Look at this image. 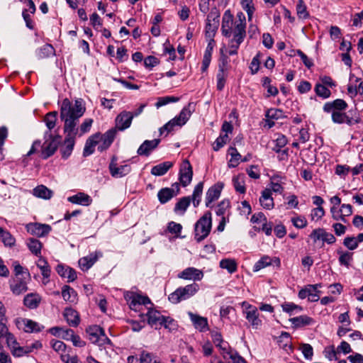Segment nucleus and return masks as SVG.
Returning <instances> with one entry per match:
<instances>
[{"instance_id":"c03bdc74","label":"nucleus","mask_w":363,"mask_h":363,"mask_svg":"<svg viewBox=\"0 0 363 363\" xmlns=\"http://www.w3.org/2000/svg\"><path fill=\"white\" fill-rule=\"evenodd\" d=\"M0 240L6 246H12L15 244V238L11 233L0 228Z\"/></svg>"},{"instance_id":"1a4fd4ad","label":"nucleus","mask_w":363,"mask_h":363,"mask_svg":"<svg viewBox=\"0 0 363 363\" xmlns=\"http://www.w3.org/2000/svg\"><path fill=\"white\" fill-rule=\"evenodd\" d=\"M117 133L116 128H111L106 131L104 134L101 135L99 133V137L97 138L98 140V150L103 152L107 150L114 140Z\"/></svg>"},{"instance_id":"0eeeda50","label":"nucleus","mask_w":363,"mask_h":363,"mask_svg":"<svg viewBox=\"0 0 363 363\" xmlns=\"http://www.w3.org/2000/svg\"><path fill=\"white\" fill-rule=\"evenodd\" d=\"M89 340L101 347L111 343V340L105 335L104 330L98 325H91L86 330Z\"/></svg>"},{"instance_id":"603ef678","label":"nucleus","mask_w":363,"mask_h":363,"mask_svg":"<svg viewBox=\"0 0 363 363\" xmlns=\"http://www.w3.org/2000/svg\"><path fill=\"white\" fill-rule=\"evenodd\" d=\"M296 13L299 18L306 19L309 16L307 7L303 0H298L296 4Z\"/></svg>"},{"instance_id":"bb28decb","label":"nucleus","mask_w":363,"mask_h":363,"mask_svg":"<svg viewBox=\"0 0 363 363\" xmlns=\"http://www.w3.org/2000/svg\"><path fill=\"white\" fill-rule=\"evenodd\" d=\"M41 302V296L37 293L28 294L23 299L24 305L30 309H35Z\"/></svg>"},{"instance_id":"37998d69","label":"nucleus","mask_w":363,"mask_h":363,"mask_svg":"<svg viewBox=\"0 0 363 363\" xmlns=\"http://www.w3.org/2000/svg\"><path fill=\"white\" fill-rule=\"evenodd\" d=\"M57 113L56 111L49 112L45 115L44 121L49 130L48 132L50 133V130L55 128L57 122Z\"/></svg>"},{"instance_id":"4d7b16f0","label":"nucleus","mask_w":363,"mask_h":363,"mask_svg":"<svg viewBox=\"0 0 363 363\" xmlns=\"http://www.w3.org/2000/svg\"><path fill=\"white\" fill-rule=\"evenodd\" d=\"M92 123H93V120L91 118H86L79 127L77 126V128H78L77 135L79 137H81L84 134L88 133L91 129Z\"/></svg>"},{"instance_id":"dca6fc26","label":"nucleus","mask_w":363,"mask_h":363,"mask_svg":"<svg viewBox=\"0 0 363 363\" xmlns=\"http://www.w3.org/2000/svg\"><path fill=\"white\" fill-rule=\"evenodd\" d=\"M42 347V344L36 341L33 343H32L30 345H26V346H20L19 343L16 345L12 350H11V352L12 354L14 357H23L25 354H29L33 351L34 349H38Z\"/></svg>"},{"instance_id":"58836bf2","label":"nucleus","mask_w":363,"mask_h":363,"mask_svg":"<svg viewBox=\"0 0 363 363\" xmlns=\"http://www.w3.org/2000/svg\"><path fill=\"white\" fill-rule=\"evenodd\" d=\"M174 196H175L174 192L169 188H163L157 194L158 199L161 203L168 202Z\"/></svg>"},{"instance_id":"09e8293b","label":"nucleus","mask_w":363,"mask_h":363,"mask_svg":"<svg viewBox=\"0 0 363 363\" xmlns=\"http://www.w3.org/2000/svg\"><path fill=\"white\" fill-rule=\"evenodd\" d=\"M220 267L223 269H227L230 274L237 270V264L234 259H223L220 262Z\"/></svg>"},{"instance_id":"ea45409f","label":"nucleus","mask_w":363,"mask_h":363,"mask_svg":"<svg viewBox=\"0 0 363 363\" xmlns=\"http://www.w3.org/2000/svg\"><path fill=\"white\" fill-rule=\"evenodd\" d=\"M203 188V183L199 182L197 184V185L195 186L192 196L191 197V201L192 200L193 205L194 207H197L201 201V197L202 195Z\"/></svg>"},{"instance_id":"0e129e2a","label":"nucleus","mask_w":363,"mask_h":363,"mask_svg":"<svg viewBox=\"0 0 363 363\" xmlns=\"http://www.w3.org/2000/svg\"><path fill=\"white\" fill-rule=\"evenodd\" d=\"M339 262L341 265L349 267L350 262L352 260V254L349 252H339Z\"/></svg>"},{"instance_id":"a878e982","label":"nucleus","mask_w":363,"mask_h":363,"mask_svg":"<svg viewBox=\"0 0 363 363\" xmlns=\"http://www.w3.org/2000/svg\"><path fill=\"white\" fill-rule=\"evenodd\" d=\"M67 201L72 203L87 206L91 204L92 199L88 194L79 192L68 197Z\"/></svg>"},{"instance_id":"79ce46f5","label":"nucleus","mask_w":363,"mask_h":363,"mask_svg":"<svg viewBox=\"0 0 363 363\" xmlns=\"http://www.w3.org/2000/svg\"><path fill=\"white\" fill-rule=\"evenodd\" d=\"M37 267L40 269L43 278L48 279L50 276L51 270L47 261L41 256L38 260Z\"/></svg>"},{"instance_id":"e433bc0d","label":"nucleus","mask_w":363,"mask_h":363,"mask_svg":"<svg viewBox=\"0 0 363 363\" xmlns=\"http://www.w3.org/2000/svg\"><path fill=\"white\" fill-rule=\"evenodd\" d=\"M245 174H240L233 178V186L236 191L244 194L246 191L245 186Z\"/></svg>"},{"instance_id":"7c9ffc66","label":"nucleus","mask_w":363,"mask_h":363,"mask_svg":"<svg viewBox=\"0 0 363 363\" xmlns=\"http://www.w3.org/2000/svg\"><path fill=\"white\" fill-rule=\"evenodd\" d=\"M173 162L169 161H166L162 163H160L151 169V174L152 175L160 177L165 174L169 169L173 167Z\"/></svg>"},{"instance_id":"6e6d98bb","label":"nucleus","mask_w":363,"mask_h":363,"mask_svg":"<svg viewBox=\"0 0 363 363\" xmlns=\"http://www.w3.org/2000/svg\"><path fill=\"white\" fill-rule=\"evenodd\" d=\"M272 263L271 258L268 256L262 257L259 260H258L254 265L253 271L258 272L260 269L269 266Z\"/></svg>"},{"instance_id":"cd10ccee","label":"nucleus","mask_w":363,"mask_h":363,"mask_svg":"<svg viewBox=\"0 0 363 363\" xmlns=\"http://www.w3.org/2000/svg\"><path fill=\"white\" fill-rule=\"evenodd\" d=\"M215 45V40H209L206 48L202 61L201 71L206 72L211 60L212 52Z\"/></svg>"},{"instance_id":"412c9836","label":"nucleus","mask_w":363,"mask_h":363,"mask_svg":"<svg viewBox=\"0 0 363 363\" xmlns=\"http://www.w3.org/2000/svg\"><path fill=\"white\" fill-rule=\"evenodd\" d=\"M188 315L190 318L194 328L200 332H204L208 330V320L206 318L200 316L192 312H188Z\"/></svg>"},{"instance_id":"f8f14e48","label":"nucleus","mask_w":363,"mask_h":363,"mask_svg":"<svg viewBox=\"0 0 363 363\" xmlns=\"http://www.w3.org/2000/svg\"><path fill=\"white\" fill-rule=\"evenodd\" d=\"M193 177V170L191 164L188 160H184L179 170V181L183 186H188Z\"/></svg>"},{"instance_id":"de8ad7c7","label":"nucleus","mask_w":363,"mask_h":363,"mask_svg":"<svg viewBox=\"0 0 363 363\" xmlns=\"http://www.w3.org/2000/svg\"><path fill=\"white\" fill-rule=\"evenodd\" d=\"M228 152L231 156L229 161L228 166L230 167H235L239 164V161L241 160V155L238 152L235 147H230L228 150Z\"/></svg>"},{"instance_id":"6ab92c4d","label":"nucleus","mask_w":363,"mask_h":363,"mask_svg":"<svg viewBox=\"0 0 363 363\" xmlns=\"http://www.w3.org/2000/svg\"><path fill=\"white\" fill-rule=\"evenodd\" d=\"M203 277V272L194 267H188L178 274L180 279L193 281H200Z\"/></svg>"},{"instance_id":"c85d7f7f","label":"nucleus","mask_w":363,"mask_h":363,"mask_svg":"<svg viewBox=\"0 0 363 363\" xmlns=\"http://www.w3.org/2000/svg\"><path fill=\"white\" fill-rule=\"evenodd\" d=\"M99 137V133L91 135L86 141L83 151V155L87 157L94 152V147L98 144L97 138Z\"/></svg>"},{"instance_id":"69168bd1","label":"nucleus","mask_w":363,"mask_h":363,"mask_svg":"<svg viewBox=\"0 0 363 363\" xmlns=\"http://www.w3.org/2000/svg\"><path fill=\"white\" fill-rule=\"evenodd\" d=\"M229 208L230 201L228 200H223L218 205L216 213L218 216L225 217L224 215Z\"/></svg>"},{"instance_id":"7ed1b4c3","label":"nucleus","mask_w":363,"mask_h":363,"mask_svg":"<svg viewBox=\"0 0 363 363\" xmlns=\"http://www.w3.org/2000/svg\"><path fill=\"white\" fill-rule=\"evenodd\" d=\"M45 141L41 144V141L36 140L33 142L30 150L28 152L27 155L30 156L40 150L41 157L47 159L52 156L57 149L61 142L60 135H52L50 132H45L44 135Z\"/></svg>"},{"instance_id":"680f3d73","label":"nucleus","mask_w":363,"mask_h":363,"mask_svg":"<svg viewBox=\"0 0 363 363\" xmlns=\"http://www.w3.org/2000/svg\"><path fill=\"white\" fill-rule=\"evenodd\" d=\"M179 101V98L174 96H165L160 97L157 99V101L155 104V106L159 108L163 106H165L169 103H174Z\"/></svg>"},{"instance_id":"2f4dec72","label":"nucleus","mask_w":363,"mask_h":363,"mask_svg":"<svg viewBox=\"0 0 363 363\" xmlns=\"http://www.w3.org/2000/svg\"><path fill=\"white\" fill-rule=\"evenodd\" d=\"M56 270L60 276L67 278L69 281H73L77 277L75 270L69 267L59 264Z\"/></svg>"},{"instance_id":"aec40b11","label":"nucleus","mask_w":363,"mask_h":363,"mask_svg":"<svg viewBox=\"0 0 363 363\" xmlns=\"http://www.w3.org/2000/svg\"><path fill=\"white\" fill-rule=\"evenodd\" d=\"M10 289L14 295H20L28 290L27 282L23 278L15 277L10 281Z\"/></svg>"},{"instance_id":"20e7f679","label":"nucleus","mask_w":363,"mask_h":363,"mask_svg":"<svg viewBox=\"0 0 363 363\" xmlns=\"http://www.w3.org/2000/svg\"><path fill=\"white\" fill-rule=\"evenodd\" d=\"M199 290V284L193 283L177 289L169 295V301L174 304L187 300L194 296Z\"/></svg>"},{"instance_id":"8fccbe9b","label":"nucleus","mask_w":363,"mask_h":363,"mask_svg":"<svg viewBox=\"0 0 363 363\" xmlns=\"http://www.w3.org/2000/svg\"><path fill=\"white\" fill-rule=\"evenodd\" d=\"M24 324V330L26 333L39 332L41 330V327L35 321L29 319H24L23 320Z\"/></svg>"},{"instance_id":"f257e3e1","label":"nucleus","mask_w":363,"mask_h":363,"mask_svg":"<svg viewBox=\"0 0 363 363\" xmlns=\"http://www.w3.org/2000/svg\"><path fill=\"white\" fill-rule=\"evenodd\" d=\"M85 110L82 99L75 100L74 104L68 99H65L62 102L60 118L64 122L63 128L66 136L60 148V152L65 159L69 157L72 152L75 138L78 134L77 124Z\"/></svg>"},{"instance_id":"f03ea898","label":"nucleus","mask_w":363,"mask_h":363,"mask_svg":"<svg viewBox=\"0 0 363 363\" xmlns=\"http://www.w3.org/2000/svg\"><path fill=\"white\" fill-rule=\"evenodd\" d=\"M246 18L243 13L239 12L236 18L230 10H226L223 15L221 33L228 38V54L234 55L238 53L240 45L246 37Z\"/></svg>"},{"instance_id":"393cba45","label":"nucleus","mask_w":363,"mask_h":363,"mask_svg":"<svg viewBox=\"0 0 363 363\" xmlns=\"http://www.w3.org/2000/svg\"><path fill=\"white\" fill-rule=\"evenodd\" d=\"M259 203L267 210H271L274 206V199L272 196L271 189H265L261 193Z\"/></svg>"},{"instance_id":"a211bd4d","label":"nucleus","mask_w":363,"mask_h":363,"mask_svg":"<svg viewBox=\"0 0 363 363\" xmlns=\"http://www.w3.org/2000/svg\"><path fill=\"white\" fill-rule=\"evenodd\" d=\"M151 303L150 299L147 296L133 294L129 298V306L131 310L135 311H140L142 306H146Z\"/></svg>"},{"instance_id":"4468645a","label":"nucleus","mask_w":363,"mask_h":363,"mask_svg":"<svg viewBox=\"0 0 363 363\" xmlns=\"http://www.w3.org/2000/svg\"><path fill=\"white\" fill-rule=\"evenodd\" d=\"M103 255L101 251H95L87 256L83 257L79 259V267L83 271L89 269L94 263Z\"/></svg>"},{"instance_id":"4be33fe9","label":"nucleus","mask_w":363,"mask_h":363,"mask_svg":"<svg viewBox=\"0 0 363 363\" xmlns=\"http://www.w3.org/2000/svg\"><path fill=\"white\" fill-rule=\"evenodd\" d=\"M347 108V104L340 99H335L333 101L327 102L323 106V111L326 113L333 111H345Z\"/></svg>"},{"instance_id":"e2e57ef3","label":"nucleus","mask_w":363,"mask_h":363,"mask_svg":"<svg viewBox=\"0 0 363 363\" xmlns=\"http://www.w3.org/2000/svg\"><path fill=\"white\" fill-rule=\"evenodd\" d=\"M291 221L294 227L298 229L305 228L307 225V220L301 216H296L291 218Z\"/></svg>"},{"instance_id":"bf43d9fd","label":"nucleus","mask_w":363,"mask_h":363,"mask_svg":"<svg viewBox=\"0 0 363 363\" xmlns=\"http://www.w3.org/2000/svg\"><path fill=\"white\" fill-rule=\"evenodd\" d=\"M160 325L164 326L166 329L169 331L176 330L177 328V324L174 320L169 316H164V319L161 322Z\"/></svg>"},{"instance_id":"2eb2a0df","label":"nucleus","mask_w":363,"mask_h":363,"mask_svg":"<svg viewBox=\"0 0 363 363\" xmlns=\"http://www.w3.org/2000/svg\"><path fill=\"white\" fill-rule=\"evenodd\" d=\"M109 170L112 177L118 178L127 175L130 172L131 167L129 164L118 167L116 159L113 157L109 164Z\"/></svg>"},{"instance_id":"a19ab883","label":"nucleus","mask_w":363,"mask_h":363,"mask_svg":"<svg viewBox=\"0 0 363 363\" xmlns=\"http://www.w3.org/2000/svg\"><path fill=\"white\" fill-rule=\"evenodd\" d=\"M140 363H161L157 357L151 352L143 350L140 354Z\"/></svg>"},{"instance_id":"9d476101","label":"nucleus","mask_w":363,"mask_h":363,"mask_svg":"<svg viewBox=\"0 0 363 363\" xmlns=\"http://www.w3.org/2000/svg\"><path fill=\"white\" fill-rule=\"evenodd\" d=\"M27 231L37 237H44L50 233L52 228L48 224H43L40 223H30L26 225Z\"/></svg>"},{"instance_id":"13d9d810","label":"nucleus","mask_w":363,"mask_h":363,"mask_svg":"<svg viewBox=\"0 0 363 363\" xmlns=\"http://www.w3.org/2000/svg\"><path fill=\"white\" fill-rule=\"evenodd\" d=\"M227 75H228V73L226 71H223V69L218 70L217 75H216V79H217L216 86H217L218 90L221 91L224 88Z\"/></svg>"},{"instance_id":"a18cd8bd","label":"nucleus","mask_w":363,"mask_h":363,"mask_svg":"<svg viewBox=\"0 0 363 363\" xmlns=\"http://www.w3.org/2000/svg\"><path fill=\"white\" fill-rule=\"evenodd\" d=\"M191 203V197L185 196L182 198L175 205L174 211L176 213L181 211L182 213H184L187 208L189 206Z\"/></svg>"},{"instance_id":"ddd939ff","label":"nucleus","mask_w":363,"mask_h":363,"mask_svg":"<svg viewBox=\"0 0 363 363\" xmlns=\"http://www.w3.org/2000/svg\"><path fill=\"white\" fill-rule=\"evenodd\" d=\"M223 186V183L218 182L208 189L206 196V206L207 207L211 208L212 203L219 199Z\"/></svg>"},{"instance_id":"864d4df0","label":"nucleus","mask_w":363,"mask_h":363,"mask_svg":"<svg viewBox=\"0 0 363 363\" xmlns=\"http://www.w3.org/2000/svg\"><path fill=\"white\" fill-rule=\"evenodd\" d=\"M219 350L224 359H230V356H234V353L237 352L230 346L229 343H223V345L219 347Z\"/></svg>"},{"instance_id":"f704fd0d","label":"nucleus","mask_w":363,"mask_h":363,"mask_svg":"<svg viewBox=\"0 0 363 363\" xmlns=\"http://www.w3.org/2000/svg\"><path fill=\"white\" fill-rule=\"evenodd\" d=\"M289 321L292 323L293 326L296 328L309 325L313 323V318L307 315L291 318L289 319Z\"/></svg>"},{"instance_id":"f3484780","label":"nucleus","mask_w":363,"mask_h":363,"mask_svg":"<svg viewBox=\"0 0 363 363\" xmlns=\"http://www.w3.org/2000/svg\"><path fill=\"white\" fill-rule=\"evenodd\" d=\"M133 115L130 114V111H122L116 118V126L119 130H124L128 128L132 123Z\"/></svg>"},{"instance_id":"473e14b6","label":"nucleus","mask_w":363,"mask_h":363,"mask_svg":"<svg viewBox=\"0 0 363 363\" xmlns=\"http://www.w3.org/2000/svg\"><path fill=\"white\" fill-rule=\"evenodd\" d=\"M64 316L69 325L77 326L79 323V317L78 313L72 308H67L64 312Z\"/></svg>"},{"instance_id":"72a5a7b5","label":"nucleus","mask_w":363,"mask_h":363,"mask_svg":"<svg viewBox=\"0 0 363 363\" xmlns=\"http://www.w3.org/2000/svg\"><path fill=\"white\" fill-rule=\"evenodd\" d=\"M33 195L38 198L50 199L52 191L44 185H39L33 189Z\"/></svg>"},{"instance_id":"3c124183","label":"nucleus","mask_w":363,"mask_h":363,"mask_svg":"<svg viewBox=\"0 0 363 363\" xmlns=\"http://www.w3.org/2000/svg\"><path fill=\"white\" fill-rule=\"evenodd\" d=\"M219 24L216 23H206V37L208 40H214L213 38L218 28Z\"/></svg>"},{"instance_id":"6e6552de","label":"nucleus","mask_w":363,"mask_h":363,"mask_svg":"<svg viewBox=\"0 0 363 363\" xmlns=\"http://www.w3.org/2000/svg\"><path fill=\"white\" fill-rule=\"evenodd\" d=\"M243 313L245 318L250 323L253 328L257 329L262 325V320L259 317L257 307L248 303L246 301L242 303Z\"/></svg>"},{"instance_id":"774afa93","label":"nucleus","mask_w":363,"mask_h":363,"mask_svg":"<svg viewBox=\"0 0 363 363\" xmlns=\"http://www.w3.org/2000/svg\"><path fill=\"white\" fill-rule=\"evenodd\" d=\"M332 113V121L335 123H344L347 118V114L342 111H333Z\"/></svg>"},{"instance_id":"338daca9","label":"nucleus","mask_w":363,"mask_h":363,"mask_svg":"<svg viewBox=\"0 0 363 363\" xmlns=\"http://www.w3.org/2000/svg\"><path fill=\"white\" fill-rule=\"evenodd\" d=\"M211 336L212 338L213 342L215 344L216 347L218 348L222 347L223 343H228V342L224 341L220 333L217 331H212L211 333Z\"/></svg>"},{"instance_id":"5701e85b","label":"nucleus","mask_w":363,"mask_h":363,"mask_svg":"<svg viewBox=\"0 0 363 363\" xmlns=\"http://www.w3.org/2000/svg\"><path fill=\"white\" fill-rule=\"evenodd\" d=\"M266 125L271 128L274 125V120H279L285 117L284 112L281 109L270 108L265 114Z\"/></svg>"},{"instance_id":"423d86ee","label":"nucleus","mask_w":363,"mask_h":363,"mask_svg":"<svg viewBox=\"0 0 363 363\" xmlns=\"http://www.w3.org/2000/svg\"><path fill=\"white\" fill-rule=\"evenodd\" d=\"M211 212L207 211L195 224V239L197 242H201L208 235L211 230Z\"/></svg>"},{"instance_id":"49530a36","label":"nucleus","mask_w":363,"mask_h":363,"mask_svg":"<svg viewBox=\"0 0 363 363\" xmlns=\"http://www.w3.org/2000/svg\"><path fill=\"white\" fill-rule=\"evenodd\" d=\"M314 91L317 96L324 99L329 98L331 95L330 90L320 83H317L315 84Z\"/></svg>"},{"instance_id":"39448f33","label":"nucleus","mask_w":363,"mask_h":363,"mask_svg":"<svg viewBox=\"0 0 363 363\" xmlns=\"http://www.w3.org/2000/svg\"><path fill=\"white\" fill-rule=\"evenodd\" d=\"M192 112L191 104L189 103L186 106L183 108L178 116H175L160 128V135H162L164 130L167 133L171 132L174 130L175 126L181 127L184 125L191 117Z\"/></svg>"},{"instance_id":"c9c22d12","label":"nucleus","mask_w":363,"mask_h":363,"mask_svg":"<svg viewBox=\"0 0 363 363\" xmlns=\"http://www.w3.org/2000/svg\"><path fill=\"white\" fill-rule=\"evenodd\" d=\"M62 296L65 301L74 303L77 301V294L76 291L68 285H65L62 289Z\"/></svg>"},{"instance_id":"4c0bfd02","label":"nucleus","mask_w":363,"mask_h":363,"mask_svg":"<svg viewBox=\"0 0 363 363\" xmlns=\"http://www.w3.org/2000/svg\"><path fill=\"white\" fill-rule=\"evenodd\" d=\"M27 246L32 253L37 256H41L42 243L35 238H29L27 240Z\"/></svg>"},{"instance_id":"9b49d317","label":"nucleus","mask_w":363,"mask_h":363,"mask_svg":"<svg viewBox=\"0 0 363 363\" xmlns=\"http://www.w3.org/2000/svg\"><path fill=\"white\" fill-rule=\"evenodd\" d=\"M320 286V284H308L299 291L298 297L301 299L308 298L311 302L317 301L319 299L318 293H320L318 288Z\"/></svg>"},{"instance_id":"5fc2aeb1","label":"nucleus","mask_w":363,"mask_h":363,"mask_svg":"<svg viewBox=\"0 0 363 363\" xmlns=\"http://www.w3.org/2000/svg\"><path fill=\"white\" fill-rule=\"evenodd\" d=\"M241 4L242 9L247 12L248 21H252V15L255 11V7L252 0H242Z\"/></svg>"},{"instance_id":"052dcab7","label":"nucleus","mask_w":363,"mask_h":363,"mask_svg":"<svg viewBox=\"0 0 363 363\" xmlns=\"http://www.w3.org/2000/svg\"><path fill=\"white\" fill-rule=\"evenodd\" d=\"M54 53V48L50 44H45L41 47L38 52L40 57H48Z\"/></svg>"},{"instance_id":"c756f323","label":"nucleus","mask_w":363,"mask_h":363,"mask_svg":"<svg viewBox=\"0 0 363 363\" xmlns=\"http://www.w3.org/2000/svg\"><path fill=\"white\" fill-rule=\"evenodd\" d=\"M146 315L147 316L148 324L152 326L157 324L160 325L164 319V315H162L160 311L151 308H147Z\"/></svg>"},{"instance_id":"b1692460","label":"nucleus","mask_w":363,"mask_h":363,"mask_svg":"<svg viewBox=\"0 0 363 363\" xmlns=\"http://www.w3.org/2000/svg\"><path fill=\"white\" fill-rule=\"evenodd\" d=\"M160 143V139L145 140L143 143L138 149L137 152L139 155L148 156L150 154L151 151L158 146Z\"/></svg>"}]
</instances>
